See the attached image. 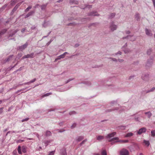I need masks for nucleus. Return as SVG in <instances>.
<instances>
[{
    "mask_svg": "<svg viewBox=\"0 0 155 155\" xmlns=\"http://www.w3.org/2000/svg\"><path fill=\"white\" fill-rule=\"evenodd\" d=\"M115 140H117L115 142L116 143L120 142L121 143H127L128 142V140H119L118 138L117 137H114L111 139L110 140H109V142H110Z\"/></svg>",
    "mask_w": 155,
    "mask_h": 155,
    "instance_id": "obj_1",
    "label": "nucleus"
},
{
    "mask_svg": "<svg viewBox=\"0 0 155 155\" xmlns=\"http://www.w3.org/2000/svg\"><path fill=\"white\" fill-rule=\"evenodd\" d=\"M117 26L115 25L113 21L111 22L109 25V28L111 31H113L116 30L117 28Z\"/></svg>",
    "mask_w": 155,
    "mask_h": 155,
    "instance_id": "obj_2",
    "label": "nucleus"
},
{
    "mask_svg": "<svg viewBox=\"0 0 155 155\" xmlns=\"http://www.w3.org/2000/svg\"><path fill=\"white\" fill-rule=\"evenodd\" d=\"M122 39H129V40L132 41H134L135 40L136 38L135 37H134L133 35H128L126 37L122 38Z\"/></svg>",
    "mask_w": 155,
    "mask_h": 155,
    "instance_id": "obj_3",
    "label": "nucleus"
},
{
    "mask_svg": "<svg viewBox=\"0 0 155 155\" xmlns=\"http://www.w3.org/2000/svg\"><path fill=\"white\" fill-rule=\"evenodd\" d=\"M28 45V44L27 42H26L25 44L24 45L18 46L17 48V50H19L21 51H22L24 49H25V48H26L27 47V46Z\"/></svg>",
    "mask_w": 155,
    "mask_h": 155,
    "instance_id": "obj_4",
    "label": "nucleus"
},
{
    "mask_svg": "<svg viewBox=\"0 0 155 155\" xmlns=\"http://www.w3.org/2000/svg\"><path fill=\"white\" fill-rule=\"evenodd\" d=\"M120 153L121 155H129V152L128 151L125 149H123L121 150Z\"/></svg>",
    "mask_w": 155,
    "mask_h": 155,
    "instance_id": "obj_5",
    "label": "nucleus"
},
{
    "mask_svg": "<svg viewBox=\"0 0 155 155\" xmlns=\"http://www.w3.org/2000/svg\"><path fill=\"white\" fill-rule=\"evenodd\" d=\"M145 33L147 35L149 36H153V34L152 33L151 30H149L147 28L145 29Z\"/></svg>",
    "mask_w": 155,
    "mask_h": 155,
    "instance_id": "obj_6",
    "label": "nucleus"
},
{
    "mask_svg": "<svg viewBox=\"0 0 155 155\" xmlns=\"http://www.w3.org/2000/svg\"><path fill=\"white\" fill-rule=\"evenodd\" d=\"M146 130V129L145 127H143L140 129L137 132L138 134H141L143 133H145Z\"/></svg>",
    "mask_w": 155,
    "mask_h": 155,
    "instance_id": "obj_7",
    "label": "nucleus"
},
{
    "mask_svg": "<svg viewBox=\"0 0 155 155\" xmlns=\"http://www.w3.org/2000/svg\"><path fill=\"white\" fill-rule=\"evenodd\" d=\"M142 79L145 81H148L149 80V76L148 74L143 75L142 77Z\"/></svg>",
    "mask_w": 155,
    "mask_h": 155,
    "instance_id": "obj_8",
    "label": "nucleus"
},
{
    "mask_svg": "<svg viewBox=\"0 0 155 155\" xmlns=\"http://www.w3.org/2000/svg\"><path fill=\"white\" fill-rule=\"evenodd\" d=\"M18 31V29L13 30L9 34V36L12 37Z\"/></svg>",
    "mask_w": 155,
    "mask_h": 155,
    "instance_id": "obj_9",
    "label": "nucleus"
},
{
    "mask_svg": "<svg viewBox=\"0 0 155 155\" xmlns=\"http://www.w3.org/2000/svg\"><path fill=\"white\" fill-rule=\"evenodd\" d=\"M116 134V132H113L112 133L108 134L107 136H106V138H110L111 137H114Z\"/></svg>",
    "mask_w": 155,
    "mask_h": 155,
    "instance_id": "obj_10",
    "label": "nucleus"
},
{
    "mask_svg": "<svg viewBox=\"0 0 155 155\" xmlns=\"http://www.w3.org/2000/svg\"><path fill=\"white\" fill-rule=\"evenodd\" d=\"M34 53H31L30 54H28L24 56L22 58H31L33 57Z\"/></svg>",
    "mask_w": 155,
    "mask_h": 155,
    "instance_id": "obj_11",
    "label": "nucleus"
},
{
    "mask_svg": "<svg viewBox=\"0 0 155 155\" xmlns=\"http://www.w3.org/2000/svg\"><path fill=\"white\" fill-rule=\"evenodd\" d=\"M35 12L34 11H32L29 12L27 15H26L25 16V18H27L29 16L32 15L33 14H34Z\"/></svg>",
    "mask_w": 155,
    "mask_h": 155,
    "instance_id": "obj_12",
    "label": "nucleus"
},
{
    "mask_svg": "<svg viewBox=\"0 0 155 155\" xmlns=\"http://www.w3.org/2000/svg\"><path fill=\"white\" fill-rule=\"evenodd\" d=\"M70 3L71 4H78V1L75 0H70Z\"/></svg>",
    "mask_w": 155,
    "mask_h": 155,
    "instance_id": "obj_13",
    "label": "nucleus"
},
{
    "mask_svg": "<svg viewBox=\"0 0 155 155\" xmlns=\"http://www.w3.org/2000/svg\"><path fill=\"white\" fill-rule=\"evenodd\" d=\"M68 54V53L67 52H65L63 54L59 56V58H64L65 57V55Z\"/></svg>",
    "mask_w": 155,
    "mask_h": 155,
    "instance_id": "obj_14",
    "label": "nucleus"
},
{
    "mask_svg": "<svg viewBox=\"0 0 155 155\" xmlns=\"http://www.w3.org/2000/svg\"><path fill=\"white\" fill-rule=\"evenodd\" d=\"M134 134L132 133H128L124 137H131L133 136Z\"/></svg>",
    "mask_w": 155,
    "mask_h": 155,
    "instance_id": "obj_15",
    "label": "nucleus"
},
{
    "mask_svg": "<svg viewBox=\"0 0 155 155\" xmlns=\"http://www.w3.org/2000/svg\"><path fill=\"white\" fill-rule=\"evenodd\" d=\"M89 15L91 16H98V15L96 12H92L89 14Z\"/></svg>",
    "mask_w": 155,
    "mask_h": 155,
    "instance_id": "obj_16",
    "label": "nucleus"
},
{
    "mask_svg": "<svg viewBox=\"0 0 155 155\" xmlns=\"http://www.w3.org/2000/svg\"><path fill=\"white\" fill-rule=\"evenodd\" d=\"M7 31V30L5 29H4L2 31H0V36L3 35Z\"/></svg>",
    "mask_w": 155,
    "mask_h": 155,
    "instance_id": "obj_17",
    "label": "nucleus"
},
{
    "mask_svg": "<svg viewBox=\"0 0 155 155\" xmlns=\"http://www.w3.org/2000/svg\"><path fill=\"white\" fill-rule=\"evenodd\" d=\"M104 137L102 136H99L97 137V139L98 140H101L104 139Z\"/></svg>",
    "mask_w": 155,
    "mask_h": 155,
    "instance_id": "obj_18",
    "label": "nucleus"
},
{
    "mask_svg": "<svg viewBox=\"0 0 155 155\" xmlns=\"http://www.w3.org/2000/svg\"><path fill=\"white\" fill-rule=\"evenodd\" d=\"M101 155H107V153L105 150H102L101 153Z\"/></svg>",
    "mask_w": 155,
    "mask_h": 155,
    "instance_id": "obj_19",
    "label": "nucleus"
},
{
    "mask_svg": "<svg viewBox=\"0 0 155 155\" xmlns=\"http://www.w3.org/2000/svg\"><path fill=\"white\" fill-rule=\"evenodd\" d=\"M20 5V4H18L16 6H15V7L14 8V9L12 10V13H13L15 11L16 9L18 8L19 6Z\"/></svg>",
    "mask_w": 155,
    "mask_h": 155,
    "instance_id": "obj_20",
    "label": "nucleus"
},
{
    "mask_svg": "<svg viewBox=\"0 0 155 155\" xmlns=\"http://www.w3.org/2000/svg\"><path fill=\"white\" fill-rule=\"evenodd\" d=\"M123 50L125 53H128L130 52V50L128 48H125Z\"/></svg>",
    "mask_w": 155,
    "mask_h": 155,
    "instance_id": "obj_21",
    "label": "nucleus"
},
{
    "mask_svg": "<svg viewBox=\"0 0 155 155\" xmlns=\"http://www.w3.org/2000/svg\"><path fill=\"white\" fill-rule=\"evenodd\" d=\"M47 5V4H43L41 6V9L42 10H45L46 7Z\"/></svg>",
    "mask_w": 155,
    "mask_h": 155,
    "instance_id": "obj_22",
    "label": "nucleus"
},
{
    "mask_svg": "<svg viewBox=\"0 0 155 155\" xmlns=\"http://www.w3.org/2000/svg\"><path fill=\"white\" fill-rule=\"evenodd\" d=\"M84 139V137L83 136H79L78 137L77 140L78 142Z\"/></svg>",
    "mask_w": 155,
    "mask_h": 155,
    "instance_id": "obj_23",
    "label": "nucleus"
},
{
    "mask_svg": "<svg viewBox=\"0 0 155 155\" xmlns=\"http://www.w3.org/2000/svg\"><path fill=\"white\" fill-rule=\"evenodd\" d=\"M115 14L114 13H112L110 14L109 15V18H113L115 16Z\"/></svg>",
    "mask_w": 155,
    "mask_h": 155,
    "instance_id": "obj_24",
    "label": "nucleus"
},
{
    "mask_svg": "<svg viewBox=\"0 0 155 155\" xmlns=\"http://www.w3.org/2000/svg\"><path fill=\"white\" fill-rule=\"evenodd\" d=\"M143 143H145V145L147 146H148L150 145V143L148 141L144 140Z\"/></svg>",
    "mask_w": 155,
    "mask_h": 155,
    "instance_id": "obj_25",
    "label": "nucleus"
},
{
    "mask_svg": "<svg viewBox=\"0 0 155 155\" xmlns=\"http://www.w3.org/2000/svg\"><path fill=\"white\" fill-rule=\"evenodd\" d=\"M135 18L137 20H138L140 19V15L139 14L137 13L135 15Z\"/></svg>",
    "mask_w": 155,
    "mask_h": 155,
    "instance_id": "obj_26",
    "label": "nucleus"
},
{
    "mask_svg": "<svg viewBox=\"0 0 155 155\" xmlns=\"http://www.w3.org/2000/svg\"><path fill=\"white\" fill-rule=\"evenodd\" d=\"M145 114H147L148 118H150L151 115V113L150 112H145Z\"/></svg>",
    "mask_w": 155,
    "mask_h": 155,
    "instance_id": "obj_27",
    "label": "nucleus"
},
{
    "mask_svg": "<svg viewBox=\"0 0 155 155\" xmlns=\"http://www.w3.org/2000/svg\"><path fill=\"white\" fill-rule=\"evenodd\" d=\"M18 151L19 154H21V147L20 146H18Z\"/></svg>",
    "mask_w": 155,
    "mask_h": 155,
    "instance_id": "obj_28",
    "label": "nucleus"
},
{
    "mask_svg": "<svg viewBox=\"0 0 155 155\" xmlns=\"http://www.w3.org/2000/svg\"><path fill=\"white\" fill-rule=\"evenodd\" d=\"M52 94V93H47L43 95L42 96V97H46V96H49L51 94Z\"/></svg>",
    "mask_w": 155,
    "mask_h": 155,
    "instance_id": "obj_29",
    "label": "nucleus"
},
{
    "mask_svg": "<svg viewBox=\"0 0 155 155\" xmlns=\"http://www.w3.org/2000/svg\"><path fill=\"white\" fill-rule=\"evenodd\" d=\"M152 52V49L151 48L149 49L147 51V54L148 55H150V54Z\"/></svg>",
    "mask_w": 155,
    "mask_h": 155,
    "instance_id": "obj_30",
    "label": "nucleus"
},
{
    "mask_svg": "<svg viewBox=\"0 0 155 155\" xmlns=\"http://www.w3.org/2000/svg\"><path fill=\"white\" fill-rule=\"evenodd\" d=\"M31 8L32 6H29L25 10V12H28L29 10L31 9Z\"/></svg>",
    "mask_w": 155,
    "mask_h": 155,
    "instance_id": "obj_31",
    "label": "nucleus"
},
{
    "mask_svg": "<svg viewBox=\"0 0 155 155\" xmlns=\"http://www.w3.org/2000/svg\"><path fill=\"white\" fill-rule=\"evenodd\" d=\"M51 134V132L49 131H47L46 132V135L47 136H50Z\"/></svg>",
    "mask_w": 155,
    "mask_h": 155,
    "instance_id": "obj_32",
    "label": "nucleus"
},
{
    "mask_svg": "<svg viewBox=\"0 0 155 155\" xmlns=\"http://www.w3.org/2000/svg\"><path fill=\"white\" fill-rule=\"evenodd\" d=\"M80 53H76L74 55H73L71 56V57H76L78 56L79 55Z\"/></svg>",
    "mask_w": 155,
    "mask_h": 155,
    "instance_id": "obj_33",
    "label": "nucleus"
},
{
    "mask_svg": "<svg viewBox=\"0 0 155 155\" xmlns=\"http://www.w3.org/2000/svg\"><path fill=\"white\" fill-rule=\"evenodd\" d=\"M151 133L152 136L153 137L155 136V130L151 131Z\"/></svg>",
    "mask_w": 155,
    "mask_h": 155,
    "instance_id": "obj_34",
    "label": "nucleus"
},
{
    "mask_svg": "<svg viewBox=\"0 0 155 155\" xmlns=\"http://www.w3.org/2000/svg\"><path fill=\"white\" fill-rule=\"evenodd\" d=\"M155 90V87H153L150 90L148 91L147 93H149L150 92H152L154 91Z\"/></svg>",
    "mask_w": 155,
    "mask_h": 155,
    "instance_id": "obj_35",
    "label": "nucleus"
},
{
    "mask_svg": "<svg viewBox=\"0 0 155 155\" xmlns=\"http://www.w3.org/2000/svg\"><path fill=\"white\" fill-rule=\"evenodd\" d=\"M122 54V52L120 51H118V52H117V53H116L115 54V55H121Z\"/></svg>",
    "mask_w": 155,
    "mask_h": 155,
    "instance_id": "obj_36",
    "label": "nucleus"
},
{
    "mask_svg": "<svg viewBox=\"0 0 155 155\" xmlns=\"http://www.w3.org/2000/svg\"><path fill=\"white\" fill-rule=\"evenodd\" d=\"M35 80H36V79L35 78L34 79H33V80H31V81L26 83V84H29V83H33L34 82H35Z\"/></svg>",
    "mask_w": 155,
    "mask_h": 155,
    "instance_id": "obj_37",
    "label": "nucleus"
},
{
    "mask_svg": "<svg viewBox=\"0 0 155 155\" xmlns=\"http://www.w3.org/2000/svg\"><path fill=\"white\" fill-rule=\"evenodd\" d=\"M76 24L74 23H71L68 24L67 25L68 26H73L76 25Z\"/></svg>",
    "mask_w": 155,
    "mask_h": 155,
    "instance_id": "obj_38",
    "label": "nucleus"
},
{
    "mask_svg": "<svg viewBox=\"0 0 155 155\" xmlns=\"http://www.w3.org/2000/svg\"><path fill=\"white\" fill-rule=\"evenodd\" d=\"M54 152H55L54 151H53L51 152H50L49 153V155H54Z\"/></svg>",
    "mask_w": 155,
    "mask_h": 155,
    "instance_id": "obj_39",
    "label": "nucleus"
},
{
    "mask_svg": "<svg viewBox=\"0 0 155 155\" xmlns=\"http://www.w3.org/2000/svg\"><path fill=\"white\" fill-rule=\"evenodd\" d=\"M26 30V29L25 28H23L21 30V31L22 33H24V32H25Z\"/></svg>",
    "mask_w": 155,
    "mask_h": 155,
    "instance_id": "obj_40",
    "label": "nucleus"
},
{
    "mask_svg": "<svg viewBox=\"0 0 155 155\" xmlns=\"http://www.w3.org/2000/svg\"><path fill=\"white\" fill-rule=\"evenodd\" d=\"M24 141L23 140H19L17 141V143H21L23 142Z\"/></svg>",
    "mask_w": 155,
    "mask_h": 155,
    "instance_id": "obj_41",
    "label": "nucleus"
},
{
    "mask_svg": "<svg viewBox=\"0 0 155 155\" xmlns=\"http://www.w3.org/2000/svg\"><path fill=\"white\" fill-rule=\"evenodd\" d=\"M76 114V112L74 111H72L69 113V114L71 115L73 114Z\"/></svg>",
    "mask_w": 155,
    "mask_h": 155,
    "instance_id": "obj_42",
    "label": "nucleus"
},
{
    "mask_svg": "<svg viewBox=\"0 0 155 155\" xmlns=\"http://www.w3.org/2000/svg\"><path fill=\"white\" fill-rule=\"evenodd\" d=\"M53 39H51L50 40V41L47 43V45L48 46V45L51 43V42L53 41Z\"/></svg>",
    "mask_w": 155,
    "mask_h": 155,
    "instance_id": "obj_43",
    "label": "nucleus"
},
{
    "mask_svg": "<svg viewBox=\"0 0 155 155\" xmlns=\"http://www.w3.org/2000/svg\"><path fill=\"white\" fill-rule=\"evenodd\" d=\"M7 5L5 4V5H4L3 7H2V8H1V9H5L7 7Z\"/></svg>",
    "mask_w": 155,
    "mask_h": 155,
    "instance_id": "obj_44",
    "label": "nucleus"
},
{
    "mask_svg": "<svg viewBox=\"0 0 155 155\" xmlns=\"http://www.w3.org/2000/svg\"><path fill=\"white\" fill-rule=\"evenodd\" d=\"M125 33L126 34H130V31H129V30H128V31H125Z\"/></svg>",
    "mask_w": 155,
    "mask_h": 155,
    "instance_id": "obj_45",
    "label": "nucleus"
},
{
    "mask_svg": "<svg viewBox=\"0 0 155 155\" xmlns=\"http://www.w3.org/2000/svg\"><path fill=\"white\" fill-rule=\"evenodd\" d=\"M126 128L125 126H121L120 127V129L122 130H124Z\"/></svg>",
    "mask_w": 155,
    "mask_h": 155,
    "instance_id": "obj_46",
    "label": "nucleus"
},
{
    "mask_svg": "<svg viewBox=\"0 0 155 155\" xmlns=\"http://www.w3.org/2000/svg\"><path fill=\"white\" fill-rule=\"evenodd\" d=\"M86 141H87V140H84L81 143H80L81 145H82V144L84 143Z\"/></svg>",
    "mask_w": 155,
    "mask_h": 155,
    "instance_id": "obj_47",
    "label": "nucleus"
},
{
    "mask_svg": "<svg viewBox=\"0 0 155 155\" xmlns=\"http://www.w3.org/2000/svg\"><path fill=\"white\" fill-rule=\"evenodd\" d=\"M76 126V124L74 123L71 126V128H74V127H75Z\"/></svg>",
    "mask_w": 155,
    "mask_h": 155,
    "instance_id": "obj_48",
    "label": "nucleus"
},
{
    "mask_svg": "<svg viewBox=\"0 0 155 155\" xmlns=\"http://www.w3.org/2000/svg\"><path fill=\"white\" fill-rule=\"evenodd\" d=\"M29 119V118H27L25 119H23L21 121L22 122H24V121H27Z\"/></svg>",
    "mask_w": 155,
    "mask_h": 155,
    "instance_id": "obj_49",
    "label": "nucleus"
},
{
    "mask_svg": "<svg viewBox=\"0 0 155 155\" xmlns=\"http://www.w3.org/2000/svg\"><path fill=\"white\" fill-rule=\"evenodd\" d=\"M22 56V54L21 53H19L18 54V58H20Z\"/></svg>",
    "mask_w": 155,
    "mask_h": 155,
    "instance_id": "obj_50",
    "label": "nucleus"
},
{
    "mask_svg": "<svg viewBox=\"0 0 155 155\" xmlns=\"http://www.w3.org/2000/svg\"><path fill=\"white\" fill-rule=\"evenodd\" d=\"M22 151L24 153H25L26 152V150L25 148H24L22 150Z\"/></svg>",
    "mask_w": 155,
    "mask_h": 155,
    "instance_id": "obj_51",
    "label": "nucleus"
},
{
    "mask_svg": "<svg viewBox=\"0 0 155 155\" xmlns=\"http://www.w3.org/2000/svg\"><path fill=\"white\" fill-rule=\"evenodd\" d=\"M127 46V43H125V44L122 47V48L123 49H124V47H126Z\"/></svg>",
    "mask_w": 155,
    "mask_h": 155,
    "instance_id": "obj_52",
    "label": "nucleus"
},
{
    "mask_svg": "<svg viewBox=\"0 0 155 155\" xmlns=\"http://www.w3.org/2000/svg\"><path fill=\"white\" fill-rule=\"evenodd\" d=\"M35 28H36V26H35V25H34L31 27V30H34V29H35Z\"/></svg>",
    "mask_w": 155,
    "mask_h": 155,
    "instance_id": "obj_53",
    "label": "nucleus"
},
{
    "mask_svg": "<svg viewBox=\"0 0 155 155\" xmlns=\"http://www.w3.org/2000/svg\"><path fill=\"white\" fill-rule=\"evenodd\" d=\"M3 108H0V114L2 113L3 112Z\"/></svg>",
    "mask_w": 155,
    "mask_h": 155,
    "instance_id": "obj_54",
    "label": "nucleus"
},
{
    "mask_svg": "<svg viewBox=\"0 0 155 155\" xmlns=\"http://www.w3.org/2000/svg\"><path fill=\"white\" fill-rule=\"evenodd\" d=\"M62 155H67L66 153L65 152H64L62 153Z\"/></svg>",
    "mask_w": 155,
    "mask_h": 155,
    "instance_id": "obj_55",
    "label": "nucleus"
},
{
    "mask_svg": "<svg viewBox=\"0 0 155 155\" xmlns=\"http://www.w3.org/2000/svg\"><path fill=\"white\" fill-rule=\"evenodd\" d=\"M118 61L119 62H122V61H123V60H122V59H118Z\"/></svg>",
    "mask_w": 155,
    "mask_h": 155,
    "instance_id": "obj_56",
    "label": "nucleus"
},
{
    "mask_svg": "<svg viewBox=\"0 0 155 155\" xmlns=\"http://www.w3.org/2000/svg\"><path fill=\"white\" fill-rule=\"evenodd\" d=\"M86 7L87 8H91L92 7V6L91 5H87L86 6Z\"/></svg>",
    "mask_w": 155,
    "mask_h": 155,
    "instance_id": "obj_57",
    "label": "nucleus"
},
{
    "mask_svg": "<svg viewBox=\"0 0 155 155\" xmlns=\"http://www.w3.org/2000/svg\"><path fill=\"white\" fill-rule=\"evenodd\" d=\"M79 45L78 44H76L75 45V46L76 47H78Z\"/></svg>",
    "mask_w": 155,
    "mask_h": 155,
    "instance_id": "obj_58",
    "label": "nucleus"
},
{
    "mask_svg": "<svg viewBox=\"0 0 155 155\" xmlns=\"http://www.w3.org/2000/svg\"><path fill=\"white\" fill-rule=\"evenodd\" d=\"M39 6V5L38 4H36L35 6H34V8H37L38 7V6Z\"/></svg>",
    "mask_w": 155,
    "mask_h": 155,
    "instance_id": "obj_59",
    "label": "nucleus"
},
{
    "mask_svg": "<svg viewBox=\"0 0 155 155\" xmlns=\"http://www.w3.org/2000/svg\"><path fill=\"white\" fill-rule=\"evenodd\" d=\"M17 153V152L16 151H14L13 152V154H14V155H16V154Z\"/></svg>",
    "mask_w": 155,
    "mask_h": 155,
    "instance_id": "obj_60",
    "label": "nucleus"
},
{
    "mask_svg": "<svg viewBox=\"0 0 155 155\" xmlns=\"http://www.w3.org/2000/svg\"><path fill=\"white\" fill-rule=\"evenodd\" d=\"M46 23V22L45 21L44 22V23L43 24V26L44 27H46V26L45 25V24Z\"/></svg>",
    "mask_w": 155,
    "mask_h": 155,
    "instance_id": "obj_61",
    "label": "nucleus"
},
{
    "mask_svg": "<svg viewBox=\"0 0 155 155\" xmlns=\"http://www.w3.org/2000/svg\"><path fill=\"white\" fill-rule=\"evenodd\" d=\"M74 20V18H71L70 19H68V20Z\"/></svg>",
    "mask_w": 155,
    "mask_h": 155,
    "instance_id": "obj_62",
    "label": "nucleus"
},
{
    "mask_svg": "<svg viewBox=\"0 0 155 155\" xmlns=\"http://www.w3.org/2000/svg\"><path fill=\"white\" fill-rule=\"evenodd\" d=\"M93 155H100L98 153H94Z\"/></svg>",
    "mask_w": 155,
    "mask_h": 155,
    "instance_id": "obj_63",
    "label": "nucleus"
},
{
    "mask_svg": "<svg viewBox=\"0 0 155 155\" xmlns=\"http://www.w3.org/2000/svg\"><path fill=\"white\" fill-rule=\"evenodd\" d=\"M139 155H144L142 153H140Z\"/></svg>",
    "mask_w": 155,
    "mask_h": 155,
    "instance_id": "obj_64",
    "label": "nucleus"
}]
</instances>
